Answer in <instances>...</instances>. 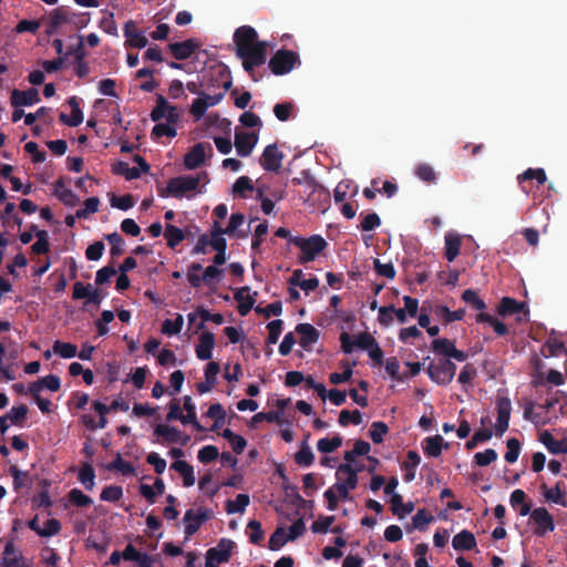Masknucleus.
I'll return each mask as SVG.
<instances>
[{"label": "nucleus", "mask_w": 567, "mask_h": 567, "mask_svg": "<svg viewBox=\"0 0 567 567\" xmlns=\"http://www.w3.org/2000/svg\"><path fill=\"white\" fill-rule=\"evenodd\" d=\"M53 351L64 359H71L78 354V348L75 344L59 340L53 343Z\"/></svg>", "instance_id": "nucleus-52"}, {"label": "nucleus", "mask_w": 567, "mask_h": 567, "mask_svg": "<svg viewBox=\"0 0 567 567\" xmlns=\"http://www.w3.org/2000/svg\"><path fill=\"white\" fill-rule=\"evenodd\" d=\"M171 468L178 472L183 476V484L186 487H190L195 484V475L193 466L186 461L177 460L172 463Z\"/></svg>", "instance_id": "nucleus-33"}, {"label": "nucleus", "mask_w": 567, "mask_h": 567, "mask_svg": "<svg viewBox=\"0 0 567 567\" xmlns=\"http://www.w3.org/2000/svg\"><path fill=\"white\" fill-rule=\"evenodd\" d=\"M462 300L481 312L486 309L485 301L480 298L477 292L473 289L464 290L462 293Z\"/></svg>", "instance_id": "nucleus-53"}, {"label": "nucleus", "mask_w": 567, "mask_h": 567, "mask_svg": "<svg viewBox=\"0 0 567 567\" xmlns=\"http://www.w3.org/2000/svg\"><path fill=\"white\" fill-rule=\"evenodd\" d=\"M342 445V437L337 434L333 437H323L320 439L317 443V449L319 452L329 454L334 452L337 449H339Z\"/></svg>", "instance_id": "nucleus-45"}, {"label": "nucleus", "mask_w": 567, "mask_h": 567, "mask_svg": "<svg viewBox=\"0 0 567 567\" xmlns=\"http://www.w3.org/2000/svg\"><path fill=\"white\" fill-rule=\"evenodd\" d=\"M150 116L153 122H159L164 117L169 124H176L179 121V112L177 107L171 105L161 94L157 95L156 106L152 110Z\"/></svg>", "instance_id": "nucleus-9"}, {"label": "nucleus", "mask_w": 567, "mask_h": 567, "mask_svg": "<svg viewBox=\"0 0 567 567\" xmlns=\"http://www.w3.org/2000/svg\"><path fill=\"white\" fill-rule=\"evenodd\" d=\"M123 33L126 38V47L143 49L148 44V40L142 31H140L138 33L131 34L128 33L127 28H123Z\"/></svg>", "instance_id": "nucleus-50"}, {"label": "nucleus", "mask_w": 567, "mask_h": 567, "mask_svg": "<svg viewBox=\"0 0 567 567\" xmlns=\"http://www.w3.org/2000/svg\"><path fill=\"white\" fill-rule=\"evenodd\" d=\"M106 470L121 472L124 476H134L136 474L134 466L124 461L120 453H117L115 458L106 465Z\"/></svg>", "instance_id": "nucleus-40"}, {"label": "nucleus", "mask_w": 567, "mask_h": 567, "mask_svg": "<svg viewBox=\"0 0 567 567\" xmlns=\"http://www.w3.org/2000/svg\"><path fill=\"white\" fill-rule=\"evenodd\" d=\"M445 258L452 262L458 255L462 246V238L456 233H447L444 237Z\"/></svg>", "instance_id": "nucleus-28"}, {"label": "nucleus", "mask_w": 567, "mask_h": 567, "mask_svg": "<svg viewBox=\"0 0 567 567\" xmlns=\"http://www.w3.org/2000/svg\"><path fill=\"white\" fill-rule=\"evenodd\" d=\"M497 420L495 425V435L501 437L509 425L512 402L507 396H499L496 400Z\"/></svg>", "instance_id": "nucleus-11"}, {"label": "nucleus", "mask_w": 567, "mask_h": 567, "mask_svg": "<svg viewBox=\"0 0 567 567\" xmlns=\"http://www.w3.org/2000/svg\"><path fill=\"white\" fill-rule=\"evenodd\" d=\"M53 195L69 207H74L80 203L79 196L72 189L65 187L63 177L54 183Z\"/></svg>", "instance_id": "nucleus-21"}, {"label": "nucleus", "mask_w": 567, "mask_h": 567, "mask_svg": "<svg viewBox=\"0 0 567 567\" xmlns=\"http://www.w3.org/2000/svg\"><path fill=\"white\" fill-rule=\"evenodd\" d=\"M414 174L424 183L433 184L436 182V173L430 164H419L414 169Z\"/></svg>", "instance_id": "nucleus-48"}, {"label": "nucleus", "mask_w": 567, "mask_h": 567, "mask_svg": "<svg viewBox=\"0 0 567 567\" xmlns=\"http://www.w3.org/2000/svg\"><path fill=\"white\" fill-rule=\"evenodd\" d=\"M199 45L196 39H187L183 42L169 43L168 49L176 60L182 61L190 58Z\"/></svg>", "instance_id": "nucleus-17"}, {"label": "nucleus", "mask_w": 567, "mask_h": 567, "mask_svg": "<svg viewBox=\"0 0 567 567\" xmlns=\"http://www.w3.org/2000/svg\"><path fill=\"white\" fill-rule=\"evenodd\" d=\"M164 237L166 239L167 246L174 249L178 244H181L185 239V234L183 229L172 224H166Z\"/></svg>", "instance_id": "nucleus-39"}, {"label": "nucleus", "mask_w": 567, "mask_h": 567, "mask_svg": "<svg viewBox=\"0 0 567 567\" xmlns=\"http://www.w3.org/2000/svg\"><path fill=\"white\" fill-rule=\"evenodd\" d=\"M258 142L257 133H249L246 131L236 130L235 132V147L236 152L241 157H247L252 153L254 147Z\"/></svg>", "instance_id": "nucleus-15"}, {"label": "nucleus", "mask_w": 567, "mask_h": 567, "mask_svg": "<svg viewBox=\"0 0 567 567\" xmlns=\"http://www.w3.org/2000/svg\"><path fill=\"white\" fill-rule=\"evenodd\" d=\"M202 87L207 90L223 87V91H228L233 85L231 74L227 65L220 63L209 68L207 74L204 76Z\"/></svg>", "instance_id": "nucleus-4"}, {"label": "nucleus", "mask_w": 567, "mask_h": 567, "mask_svg": "<svg viewBox=\"0 0 567 567\" xmlns=\"http://www.w3.org/2000/svg\"><path fill=\"white\" fill-rule=\"evenodd\" d=\"M78 478L81 482V484L84 485L86 491L93 489L95 485V472L93 466L89 462L82 464L79 471Z\"/></svg>", "instance_id": "nucleus-41"}, {"label": "nucleus", "mask_w": 567, "mask_h": 567, "mask_svg": "<svg viewBox=\"0 0 567 567\" xmlns=\"http://www.w3.org/2000/svg\"><path fill=\"white\" fill-rule=\"evenodd\" d=\"M68 104L71 106V116H68L65 113H61L60 121L71 127L79 126L83 122V113L80 109L79 99L76 96H71L68 100Z\"/></svg>", "instance_id": "nucleus-23"}, {"label": "nucleus", "mask_w": 567, "mask_h": 567, "mask_svg": "<svg viewBox=\"0 0 567 567\" xmlns=\"http://www.w3.org/2000/svg\"><path fill=\"white\" fill-rule=\"evenodd\" d=\"M390 502L393 515L399 518H403L414 511V504L412 502L403 503V497L400 494H393Z\"/></svg>", "instance_id": "nucleus-34"}, {"label": "nucleus", "mask_w": 567, "mask_h": 567, "mask_svg": "<svg viewBox=\"0 0 567 567\" xmlns=\"http://www.w3.org/2000/svg\"><path fill=\"white\" fill-rule=\"evenodd\" d=\"M507 452L505 453V461L507 463H515L520 453V442L516 437H511L506 442Z\"/></svg>", "instance_id": "nucleus-58"}, {"label": "nucleus", "mask_w": 567, "mask_h": 567, "mask_svg": "<svg viewBox=\"0 0 567 567\" xmlns=\"http://www.w3.org/2000/svg\"><path fill=\"white\" fill-rule=\"evenodd\" d=\"M302 174L305 175L303 181L299 177H295L292 183L297 185H301L303 183L306 185V190L308 192V198L316 192H324L323 186H321L313 176L307 172H302Z\"/></svg>", "instance_id": "nucleus-46"}, {"label": "nucleus", "mask_w": 567, "mask_h": 567, "mask_svg": "<svg viewBox=\"0 0 567 567\" xmlns=\"http://www.w3.org/2000/svg\"><path fill=\"white\" fill-rule=\"evenodd\" d=\"M362 471L361 467L355 468L351 464H340L337 468V480L341 481V474H347L344 482H341L346 487L354 489L358 485V473Z\"/></svg>", "instance_id": "nucleus-29"}, {"label": "nucleus", "mask_w": 567, "mask_h": 567, "mask_svg": "<svg viewBox=\"0 0 567 567\" xmlns=\"http://www.w3.org/2000/svg\"><path fill=\"white\" fill-rule=\"evenodd\" d=\"M106 240L111 245V255L113 257L121 256L124 252V240L118 233H112L106 236Z\"/></svg>", "instance_id": "nucleus-63"}, {"label": "nucleus", "mask_w": 567, "mask_h": 567, "mask_svg": "<svg viewBox=\"0 0 567 567\" xmlns=\"http://www.w3.org/2000/svg\"><path fill=\"white\" fill-rule=\"evenodd\" d=\"M426 372L433 382L447 385L454 379L456 364L450 359H440L436 363L430 362Z\"/></svg>", "instance_id": "nucleus-5"}, {"label": "nucleus", "mask_w": 567, "mask_h": 567, "mask_svg": "<svg viewBox=\"0 0 567 567\" xmlns=\"http://www.w3.org/2000/svg\"><path fill=\"white\" fill-rule=\"evenodd\" d=\"M297 62L299 56L296 52L280 49L271 56L268 66L275 75H284L289 73Z\"/></svg>", "instance_id": "nucleus-6"}, {"label": "nucleus", "mask_w": 567, "mask_h": 567, "mask_svg": "<svg viewBox=\"0 0 567 567\" xmlns=\"http://www.w3.org/2000/svg\"><path fill=\"white\" fill-rule=\"evenodd\" d=\"M250 288L248 286L237 288L234 293V299L238 301V313L243 317L247 316L255 305V298L252 296H245L248 293Z\"/></svg>", "instance_id": "nucleus-24"}, {"label": "nucleus", "mask_w": 567, "mask_h": 567, "mask_svg": "<svg viewBox=\"0 0 567 567\" xmlns=\"http://www.w3.org/2000/svg\"><path fill=\"white\" fill-rule=\"evenodd\" d=\"M151 135L153 138H159L162 136L175 137L177 135V131L173 124L157 123L153 127Z\"/></svg>", "instance_id": "nucleus-64"}, {"label": "nucleus", "mask_w": 567, "mask_h": 567, "mask_svg": "<svg viewBox=\"0 0 567 567\" xmlns=\"http://www.w3.org/2000/svg\"><path fill=\"white\" fill-rule=\"evenodd\" d=\"M154 435L158 439L153 440V442L158 444L181 443L182 445H186L189 441L188 435L183 434L177 427L167 424H156Z\"/></svg>", "instance_id": "nucleus-7"}, {"label": "nucleus", "mask_w": 567, "mask_h": 567, "mask_svg": "<svg viewBox=\"0 0 567 567\" xmlns=\"http://www.w3.org/2000/svg\"><path fill=\"white\" fill-rule=\"evenodd\" d=\"M290 244L295 245L301 250L298 257V262L301 265L313 261L328 246L327 240L320 235H312L309 238L293 237Z\"/></svg>", "instance_id": "nucleus-2"}, {"label": "nucleus", "mask_w": 567, "mask_h": 567, "mask_svg": "<svg viewBox=\"0 0 567 567\" xmlns=\"http://www.w3.org/2000/svg\"><path fill=\"white\" fill-rule=\"evenodd\" d=\"M202 176H206V173L196 176L183 175L173 177L168 181L166 187L157 185V194L162 198L169 196L175 198L187 196L189 198L188 193L195 192L198 188Z\"/></svg>", "instance_id": "nucleus-1"}, {"label": "nucleus", "mask_w": 567, "mask_h": 567, "mask_svg": "<svg viewBox=\"0 0 567 567\" xmlns=\"http://www.w3.org/2000/svg\"><path fill=\"white\" fill-rule=\"evenodd\" d=\"M425 446L424 452L430 457H437L442 453V449L449 447V444H444V439L441 435H434L424 440Z\"/></svg>", "instance_id": "nucleus-36"}, {"label": "nucleus", "mask_w": 567, "mask_h": 567, "mask_svg": "<svg viewBox=\"0 0 567 567\" xmlns=\"http://www.w3.org/2000/svg\"><path fill=\"white\" fill-rule=\"evenodd\" d=\"M210 515L212 511L204 507H199L197 512L192 508L187 509L183 518L185 523L184 533L186 538L197 533L202 525L210 519Z\"/></svg>", "instance_id": "nucleus-8"}, {"label": "nucleus", "mask_w": 567, "mask_h": 567, "mask_svg": "<svg viewBox=\"0 0 567 567\" xmlns=\"http://www.w3.org/2000/svg\"><path fill=\"white\" fill-rule=\"evenodd\" d=\"M71 12L66 7L55 8L50 13V27L53 29L59 28L70 20Z\"/></svg>", "instance_id": "nucleus-49"}, {"label": "nucleus", "mask_w": 567, "mask_h": 567, "mask_svg": "<svg viewBox=\"0 0 567 567\" xmlns=\"http://www.w3.org/2000/svg\"><path fill=\"white\" fill-rule=\"evenodd\" d=\"M101 499L104 502H117L123 497V488L118 485H110L102 489Z\"/></svg>", "instance_id": "nucleus-62"}, {"label": "nucleus", "mask_w": 567, "mask_h": 567, "mask_svg": "<svg viewBox=\"0 0 567 567\" xmlns=\"http://www.w3.org/2000/svg\"><path fill=\"white\" fill-rule=\"evenodd\" d=\"M246 190H254V184L248 176H240L233 185V193L241 198H246Z\"/></svg>", "instance_id": "nucleus-59"}, {"label": "nucleus", "mask_w": 567, "mask_h": 567, "mask_svg": "<svg viewBox=\"0 0 567 567\" xmlns=\"http://www.w3.org/2000/svg\"><path fill=\"white\" fill-rule=\"evenodd\" d=\"M536 181L538 185H544L547 181L545 169L543 168H528L517 176V182L525 194H529V190L524 185L527 181Z\"/></svg>", "instance_id": "nucleus-27"}, {"label": "nucleus", "mask_w": 567, "mask_h": 567, "mask_svg": "<svg viewBox=\"0 0 567 567\" xmlns=\"http://www.w3.org/2000/svg\"><path fill=\"white\" fill-rule=\"evenodd\" d=\"M290 540L288 538V535L286 534V530L284 527H278L276 530L271 534L269 542H268V548L270 550H279L285 544Z\"/></svg>", "instance_id": "nucleus-51"}, {"label": "nucleus", "mask_w": 567, "mask_h": 567, "mask_svg": "<svg viewBox=\"0 0 567 567\" xmlns=\"http://www.w3.org/2000/svg\"><path fill=\"white\" fill-rule=\"evenodd\" d=\"M249 503L248 494H238L235 501L228 499L226 502V512L228 514L244 513Z\"/></svg>", "instance_id": "nucleus-42"}, {"label": "nucleus", "mask_w": 567, "mask_h": 567, "mask_svg": "<svg viewBox=\"0 0 567 567\" xmlns=\"http://www.w3.org/2000/svg\"><path fill=\"white\" fill-rule=\"evenodd\" d=\"M452 546L455 550H471L476 546V539L473 533L463 529L452 539Z\"/></svg>", "instance_id": "nucleus-31"}, {"label": "nucleus", "mask_w": 567, "mask_h": 567, "mask_svg": "<svg viewBox=\"0 0 567 567\" xmlns=\"http://www.w3.org/2000/svg\"><path fill=\"white\" fill-rule=\"evenodd\" d=\"M234 547L235 543L231 539L221 538L217 546L212 547L206 551V560L217 564L227 563L231 557Z\"/></svg>", "instance_id": "nucleus-14"}, {"label": "nucleus", "mask_w": 567, "mask_h": 567, "mask_svg": "<svg viewBox=\"0 0 567 567\" xmlns=\"http://www.w3.org/2000/svg\"><path fill=\"white\" fill-rule=\"evenodd\" d=\"M526 307L524 302H518L516 299L511 297H504L499 301V305L497 307V312L499 316H511L514 313H518L523 311V309Z\"/></svg>", "instance_id": "nucleus-32"}, {"label": "nucleus", "mask_w": 567, "mask_h": 567, "mask_svg": "<svg viewBox=\"0 0 567 567\" xmlns=\"http://www.w3.org/2000/svg\"><path fill=\"white\" fill-rule=\"evenodd\" d=\"M539 441L546 446L551 454L567 453V440H555L549 431L545 430L539 433Z\"/></svg>", "instance_id": "nucleus-26"}, {"label": "nucleus", "mask_w": 567, "mask_h": 567, "mask_svg": "<svg viewBox=\"0 0 567 567\" xmlns=\"http://www.w3.org/2000/svg\"><path fill=\"white\" fill-rule=\"evenodd\" d=\"M184 324V317L179 313L176 315L174 320L165 319L162 323V332L167 336H175L182 331Z\"/></svg>", "instance_id": "nucleus-47"}, {"label": "nucleus", "mask_w": 567, "mask_h": 567, "mask_svg": "<svg viewBox=\"0 0 567 567\" xmlns=\"http://www.w3.org/2000/svg\"><path fill=\"white\" fill-rule=\"evenodd\" d=\"M206 148L213 153L210 144L197 143L184 156V165L187 169H195L205 162Z\"/></svg>", "instance_id": "nucleus-16"}, {"label": "nucleus", "mask_w": 567, "mask_h": 567, "mask_svg": "<svg viewBox=\"0 0 567 567\" xmlns=\"http://www.w3.org/2000/svg\"><path fill=\"white\" fill-rule=\"evenodd\" d=\"M284 154L276 144L267 145L260 156L259 164L265 171L278 172L281 168Z\"/></svg>", "instance_id": "nucleus-13"}, {"label": "nucleus", "mask_w": 567, "mask_h": 567, "mask_svg": "<svg viewBox=\"0 0 567 567\" xmlns=\"http://www.w3.org/2000/svg\"><path fill=\"white\" fill-rule=\"evenodd\" d=\"M28 411L29 409L25 404H20L19 406L11 408L7 416L13 425L21 426L27 417Z\"/></svg>", "instance_id": "nucleus-60"}, {"label": "nucleus", "mask_w": 567, "mask_h": 567, "mask_svg": "<svg viewBox=\"0 0 567 567\" xmlns=\"http://www.w3.org/2000/svg\"><path fill=\"white\" fill-rule=\"evenodd\" d=\"M432 350L436 354L444 355V359H450V355L455 347L454 341L446 338H439L432 341Z\"/></svg>", "instance_id": "nucleus-44"}, {"label": "nucleus", "mask_w": 567, "mask_h": 567, "mask_svg": "<svg viewBox=\"0 0 567 567\" xmlns=\"http://www.w3.org/2000/svg\"><path fill=\"white\" fill-rule=\"evenodd\" d=\"M530 519L536 524L534 534L538 537H543L555 529L554 518L545 507L535 508L530 513Z\"/></svg>", "instance_id": "nucleus-12"}, {"label": "nucleus", "mask_w": 567, "mask_h": 567, "mask_svg": "<svg viewBox=\"0 0 567 567\" xmlns=\"http://www.w3.org/2000/svg\"><path fill=\"white\" fill-rule=\"evenodd\" d=\"M308 437L309 434L306 436V440L301 443L299 451L295 454V462L299 466H310L315 462V454L312 453L307 442Z\"/></svg>", "instance_id": "nucleus-38"}, {"label": "nucleus", "mask_w": 567, "mask_h": 567, "mask_svg": "<svg viewBox=\"0 0 567 567\" xmlns=\"http://www.w3.org/2000/svg\"><path fill=\"white\" fill-rule=\"evenodd\" d=\"M236 55L243 60L245 71L254 81H259L261 75L256 74V68L265 64L267 60V44L260 43L258 47L247 49Z\"/></svg>", "instance_id": "nucleus-3"}, {"label": "nucleus", "mask_w": 567, "mask_h": 567, "mask_svg": "<svg viewBox=\"0 0 567 567\" xmlns=\"http://www.w3.org/2000/svg\"><path fill=\"white\" fill-rule=\"evenodd\" d=\"M284 321L281 319H275L267 324L268 337L267 343L275 344L278 342L279 337L282 332Z\"/></svg>", "instance_id": "nucleus-56"}, {"label": "nucleus", "mask_w": 567, "mask_h": 567, "mask_svg": "<svg viewBox=\"0 0 567 567\" xmlns=\"http://www.w3.org/2000/svg\"><path fill=\"white\" fill-rule=\"evenodd\" d=\"M338 422L341 426H347L350 423L354 425H359L362 423V415L359 410L349 411V410H342L339 414Z\"/></svg>", "instance_id": "nucleus-55"}, {"label": "nucleus", "mask_w": 567, "mask_h": 567, "mask_svg": "<svg viewBox=\"0 0 567 567\" xmlns=\"http://www.w3.org/2000/svg\"><path fill=\"white\" fill-rule=\"evenodd\" d=\"M40 102L39 91L34 87L25 91L14 89L11 93V104L13 107L30 106Z\"/></svg>", "instance_id": "nucleus-18"}, {"label": "nucleus", "mask_w": 567, "mask_h": 567, "mask_svg": "<svg viewBox=\"0 0 567 567\" xmlns=\"http://www.w3.org/2000/svg\"><path fill=\"white\" fill-rule=\"evenodd\" d=\"M433 313L442 321L443 324H449L454 321H460L465 316V309L450 310L447 306L436 305L433 308Z\"/></svg>", "instance_id": "nucleus-25"}, {"label": "nucleus", "mask_w": 567, "mask_h": 567, "mask_svg": "<svg viewBox=\"0 0 567 567\" xmlns=\"http://www.w3.org/2000/svg\"><path fill=\"white\" fill-rule=\"evenodd\" d=\"M183 406L186 411V414H183V424H192L199 432L205 431L197 420L196 406L189 395L183 398Z\"/></svg>", "instance_id": "nucleus-30"}, {"label": "nucleus", "mask_w": 567, "mask_h": 567, "mask_svg": "<svg viewBox=\"0 0 567 567\" xmlns=\"http://www.w3.org/2000/svg\"><path fill=\"white\" fill-rule=\"evenodd\" d=\"M234 43L236 44V53H239L264 42L258 40L257 31L252 27L241 25L234 33Z\"/></svg>", "instance_id": "nucleus-10"}, {"label": "nucleus", "mask_w": 567, "mask_h": 567, "mask_svg": "<svg viewBox=\"0 0 567 567\" xmlns=\"http://www.w3.org/2000/svg\"><path fill=\"white\" fill-rule=\"evenodd\" d=\"M475 320L478 323H488L492 326L497 336H506L508 333L507 326L492 315L480 312L476 315Z\"/></svg>", "instance_id": "nucleus-37"}, {"label": "nucleus", "mask_w": 567, "mask_h": 567, "mask_svg": "<svg viewBox=\"0 0 567 567\" xmlns=\"http://www.w3.org/2000/svg\"><path fill=\"white\" fill-rule=\"evenodd\" d=\"M69 501L78 507H87L93 503L92 498L85 495L79 488H73L70 491Z\"/></svg>", "instance_id": "nucleus-61"}, {"label": "nucleus", "mask_w": 567, "mask_h": 567, "mask_svg": "<svg viewBox=\"0 0 567 567\" xmlns=\"http://www.w3.org/2000/svg\"><path fill=\"white\" fill-rule=\"evenodd\" d=\"M565 352V343L561 340L554 337H549L543 348V354L545 357H558Z\"/></svg>", "instance_id": "nucleus-43"}, {"label": "nucleus", "mask_w": 567, "mask_h": 567, "mask_svg": "<svg viewBox=\"0 0 567 567\" xmlns=\"http://www.w3.org/2000/svg\"><path fill=\"white\" fill-rule=\"evenodd\" d=\"M296 332L300 334L299 343L305 349L317 343L320 337L319 330L310 323H298Z\"/></svg>", "instance_id": "nucleus-22"}, {"label": "nucleus", "mask_w": 567, "mask_h": 567, "mask_svg": "<svg viewBox=\"0 0 567 567\" xmlns=\"http://www.w3.org/2000/svg\"><path fill=\"white\" fill-rule=\"evenodd\" d=\"M220 371L219 363L210 361L205 368V381L196 384V389L200 394L210 392L217 383V374Z\"/></svg>", "instance_id": "nucleus-19"}, {"label": "nucleus", "mask_w": 567, "mask_h": 567, "mask_svg": "<svg viewBox=\"0 0 567 567\" xmlns=\"http://www.w3.org/2000/svg\"><path fill=\"white\" fill-rule=\"evenodd\" d=\"M389 432V427L384 422L375 421L371 424L370 437L373 443L380 444L383 442V436Z\"/></svg>", "instance_id": "nucleus-57"}, {"label": "nucleus", "mask_w": 567, "mask_h": 567, "mask_svg": "<svg viewBox=\"0 0 567 567\" xmlns=\"http://www.w3.org/2000/svg\"><path fill=\"white\" fill-rule=\"evenodd\" d=\"M215 347V336L210 331H204L198 339L195 352L199 360H209L213 355V349Z\"/></svg>", "instance_id": "nucleus-20"}, {"label": "nucleus", "mask_w": 567, "mask_h": 567, "mask_svg": "<svg viewBox=\"0 0 567 567\" xmlns=\"http://www.w3.org/2000/svg\"><path fill=\"white\" fill-rule=\"evenodd\" d=\"M245 216L241 213H235L230 215L228 226L226 227V231H228L229 236H237L238 238H245V233H236L237 229L244 224Z\"/></svg>", "instance_id": "nucleus-54"}, {"label": "nucleus", "mask_w": 567, "mask_h": 567, "mask_svg": "<svg viewBox=\"0 0 567 567\" xmlns=\"http://www.w3.org/2000/svg\"><path fill=\"white\" fill-rule=\"evenodd\" d=\"M22 556L16 555V548L13 540H9L3 550V558L1 561V565L3 567H23V564L21 563Z\"/></svg>", "instance_id": "nucleus-35"}]
</instances>
